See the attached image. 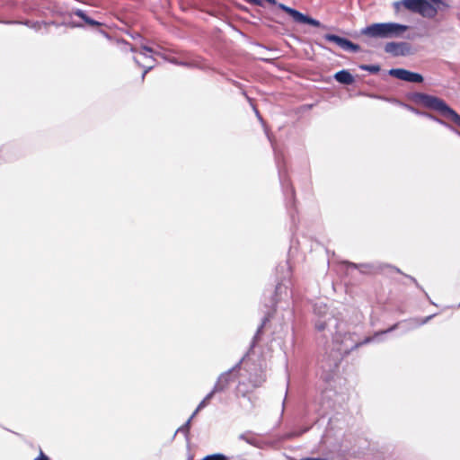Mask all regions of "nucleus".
<instances>
[{
  "label": "nucleus",
  "mask_w": 460,
  "mask_h": 460,
  "mask_svg": "<svg viewBox=\"0 0 460 460\" xmlns=\"http://www.w3.org/2000/svg\"><path fill=\"white\" fill-rule=\"evenodd\" d=\"M333 325L336 329L335 332L332 333V345L333 349L336 351L334 357V364L341 360L343 355L349 354L354 349H357L362 344H367L376 340L379 333H376L374 337L366 338L363 341L359 342L354 340V333L343 332L341 329V323L339 321L332 317L328 316L324 319L319 318L315 321V329L319 332L324 331L327 327Z\"/></svg>",
  "instance_id": "nucleus-1"
},
{
  "label": "nucleus",
  "mask_w": 460,
  "mask_h": 460,
  "mask_svg": "<svg viewBox=\"0 0 460 460\" xmlns=\"http://www.w3.org/2000/svg\"><path fill=\"white\" fill-rule=\"evenodd\" d=\"M393 6L396 13H400L402 7L426 18H434L438 13V7L428 0H401L394 2Z\"/></svg>",
  "instance_id": "nucleus-2"
},
{
  "label": "nucleus",
  "mask_w": 460,
  "mask_h": 460,
  "mask_svg": "<svg viewBox=\"0 0 460 460\" xmlns=\"http://www.w3.org/2000/svg\"><path fill=\"white\" fill-rule=\"evenodd\" d=\"M418 100L425 107L440 112L444 117L460 128V115L450 108L442 99L426 93H420Z\"/></svg>",
  "instance_id": "nucleus-3"
},
{
  "label": "nucleus",
  "mask_w": 460,
  "mask_h": 460,
  "mask_svg": "<svg viewBox=\"0 0 460 460\" xmlns=\"http://www.w3.org/2000/svg\"><path fill=\"white\" fill-rule=\"evenodd\" d=\"M389 75L400 79L402 81L409 82V83H422L423 76L415 72H411L403 68H393L389 70Z\"/></svg>",
  "instance_id": "nucleus-4"
},
{
  "label": "nucleus",
  "mask_w": 460,
  "mask_h": 460,
  "mask_svg": "<svg viewBox=\"0 0 460 460\" xmlns=\"http://www.w3.org/2000/svg\"><path fill=\"white\" fill-rule=\"evenodd\" d=\"M385 51L394 57L407 56L412 53L411 46L408 42H387Z\"/></svg>",
  "instance_id": "nucleus-5"
},
{
  "label": "nucleus",
  "mask_w": 460,
  "mask_h": 460,
  "mask_svg": "<svg viewBox=\"0 0 460 460\" xmlns=\"http://www.w3.org/2000/svg\"><path fill=\"white\" fill-rule=\"evenodd\" d=\"M361 34L373 39H387L384 22L373 23L363 28Z\"/></svg>",
  "instance_id": "nucleus-6"
},
{
  "label": "nucleus",
  "mask_w": 460,
  "mask_h": 460,
  "mask_svg": "<svg viewBox=\"0 0 460 460\" xmlns=\"http://www.w3.org/2000/svg\"><path fill=\"white\" fill-rule=\"evenodd\" d=\"M386 38H401L408 31L409 26L397 22H384Z\"/></svg>",
  "instance_id": "nucleus-7"
},
{
  "label": "nucleus",
  "mask_w": 460,
  "mask_h": 460,
  "mask_svg": "<svg viewBox=\"0 0 460 460\" xmlns=\"http://www.w3.org/2000/svg\"><path fill=\"white\" fill-rule=\"evenodd\" d=\"M142 49L144 52H141V54L144 56L145 59L146 60V64L141 65L137 57L134 58V60L138 66L145 67L144 73L142 74V79H144L146 75L154 67L153 57L151 55H148V54L154 53V50L151 48L146 47V46H143Z\"/></svg>",
  "instance_id": "nucleus-8"
},
{
  "label": "nucleus",
  "mask_w": 460,
  "mask_h": 460,
  "mask_svg": "<svg viewBox=\"0 0 460 460\" xmlns=\"http://www.w3.org/2000/svg\"><path fill=\"white\" fill-rule=\"evenodd\" d=\"M239 365H240V363L236 365L235 368L238 367ZM234 369V367L229 371L225 372L222 375H220V376L217 378V381L213 387V392H217V393L223 392L228 387L230 381H231V374Z\"/></svg>",
  "instance_id": "nucleus-9"
},
{
  "label": "nucleus",
  "mask_w": 460,
  "mask_h": 460,
  "mask_svg": "<svg viewBox=\"0 0 460 460\" xmlns=\"http://www.w3.org/2000/svg\"><path fill=\"white\" fill-rule=\"evenodd\" d=\"M268 138L270 141L271 146H272L273 150H274L275 158H276V162H277L278 168H279V179H280L281 185H282L283 189L288 188L289 187V183L285 179L284 171H283V169L280 166V155H279V151L277 150L274 142L272 141L271 137L269 135H268Z\"/></svg>",
  "instance_id": "nucleus-10"
},
{
  "label": "nucleus",
  "mask_w": 460,
  "mask_h": 460,
  "mask_svg": "<svg viewBox=\"0 0 460 460\" xmlns=\"http://www.w3.org/2000/svg\"><path fill=\"white\" fill-rule=\"evenodd\" d=\"M337 82L343 84H352L354 83L353 75L348 70H341L334 75Z\"/></svg>",
  "instance_id": "nucleus-11"
},
{
  "label": "nucleus",
  "mask_w": 460,
  "mask_h": 460,
  "mask_svg": "<svg viewBox=\"0 0 460 460\" xmlns=\"http://www.w3.org/2000/svg\"><path fill=\"white\" fill-rule=\"evenodd\" d=\"M296 22L298 23H305V24H310L312 26H314V27H320L321 26V22L315 19H313L307 15H305L304 13H298L296 21Z\"/></svg>",
  "instance_id": "nucleus-12"
},
{
  "label": "nucleus",
  "mask_w": 460,
  "mask_h": 460,
  "mask_svg": "<svg viewBox=\"0 0 460 460\" xmlns=\"http://www.w3.org/2000/svg\"><path fill=\"white\" fill-rule=\"evenodd\" d=\"M339 47L344 50L350 52H358L360 49L358 45L353 43L352 41L345 38H342L341 41L339 43Z\"/></svg>",
  "instance_id": "nucleus-13"
},
{
  "label": "nucleus",
  "mask_w": 460,
  "mask_h": 460,
  "mask_svg": "<svg viewBox=\"0 0 460 460\" xmlns=\"http://www.w3.org/2000/svg\"><path fill=\"white\" fill-rule=\"evenodd\" d=\"M279 8H280L281 10L285 11L287 13H288L294 21H296L299 12L291 8V7H288L283 4H278Z\"/></svg>",
  "instance_id": "nucleus-14"
},
{
  "label": "nucleus",
  "mask_w": 460,
  "mask_h": 460,
  "mask_svg": "<svg viewBox=\"0 0 460 460\" xmlns=\"http://www.w3.org/2000/svg\"><path fill=\"white\" fill-rule=\"evenodd\" d=\"M423 116L429 118V119L433 120V121H436L437 123L453 130V128L448 124L447 123L446 121L442 120L441 119H438L437 118L436 116L432 115V114H429V113H421Z\"/></svg>",
  "instance_id": "nucleus-15"
},
{
  "label": "nucleus",
  "mask_w": 460,
  "mask_h": 460,
  "mask_svg": "<svg viewBox=\"0 0 460 460\" xmlns=\"http://www.w3.org/2000/svg\"><path fill=\"white\" fill-rule=\"evenodd\" d=\"M75 14L80 18H82L85 22L91 24V25H98L99 22L93 21V19L86 16V14L82 10H76L75 12Z\"/></svg>",
  "instance_id": "nucleus-16"
},
{
  "label": "nucleus",
  "mask_w": 460,
  "mask_h": 460,
  "mask_svg": "<svg viewBox=\"0 0 460 460\" xmlns=\"http://www.w3.org/2000/svg\"><path fill=\"white\" fill-rule=\"evenodd\" d=\"M359 67L361 70L367 71L372 74H376L380 71V66L377 65H361Z\"/></svg>",
  "instance_id": "nucleus-17"
},
{
  "label": "nucleus",
  "mask_w": 460,
  "mask_h": 460,
  "mask_svg": "<svg viewBox=\"0 0 460 460\" xmlns=\"http://www.w3.org/2000/svg\"><path fill=\"white\" fill-rule=\"evenodd\" d=\"M217 392H213V389L211 390L210 393H208L206 397L199 402V404L198 405V410H202L203 408H205L208 402L210 401V399L213 397V395L216 394Z\"/></svg>",
  "instance_id": "nucleus-18"
},
{
  "label": "nucleus",
  "mask_w": 460,
  "mask_h": 460,
  "mask_svg": "<svg viewBox=\"0 0 460 460\" xmlns=\"http://www.w3.org/2000/svg\"><path fill=\"white\" fill-rule=\"evenodd\" d=\"M201 460H227V457L223 454L217 453V454L208 455Z\"/></svg>",
  "instance_id": "nucleus-19"
},
{
  "label": "nucleus",
  "mask_w": 460,
  "mask_h": 460,
  "mask_svg": "<svg viewBox=\"0 0 460 460\" xmlns=\"http://www.w3.org/2000/svg\"><path fill=\"white\" fill-rule=\"evenodd\" d=\"M191 418H189V420L181 426L176 432L183 433L185 435H188L190 427Z\"/></svg>",
  "instance_id": "nucleus-20"
},
{
  "label": "nucleus",
  "mask_w": 460,
  "mask_h": 460,
  "mask_svg": "<svg viewBox=\"0 0 460 460\" xmlns=\"http://www.w3.org/2000/svg\"><path fill=\"white\" fill-rule=\"evenodd\" d=\"M325 40L331 42H334L339 46V43L341 41L342 38L334 34H326L324 36Z\"/></svg>",
  "instance_id": "nucleus-21"
},
{
  "label": "nucleus",
  "mask_w": 460,
  "mask_h": 460,
  "mask_svg": "<svg viewBox=\"0 0 460 460\" xmlns=\"http://www.w3.org/2000/svg\"><path fill=\"white\" fill-rule=\"evenodd\" d=\"M269 321L268 317H264L263 320H262V323H261V325L259 326L257 332H256V334L254 335V341L257 340L258 336L260 335V333L261 332L265 323Z\"/></svg>",
  "instance_id": "nucleus-22"
},
{
  "label": "nucleus",
  "mask_w": 460,
  "mask_h": 460,
  "mask_svg": "<svg viewBox=\"0 0 460 460\" xmlns=\"http://www.w3.org/2000/svg\"><path fill=\"white\" fill-rule=\"evenodd\" d=\"M433 4L438 7V9L439 8V6H444V7H448V4L447 3H445L443 0H430Z\"/></svg>",
  "instance_id": "nucleus-23"
},
{
  "label": "nucleus",
  "mask_w": 460,
  "mask_h": 460,
  "mask_svg": "<svg viewBox=\"0 0 460 460\" xmlns=\"http://www.w3.org/2000/svg\"><path fill=\"white\" fill-rule=\"evenodd\" d=\"M34 460H49V459L42 451H40V456L38 457H36Z\"/></svg>",
  "instance_id": "nucleus-24"
},
{
  "label": "nucleus",
  "mask_w": 460,
  "mask_h": 460,
  "mask_svg": "<svg viewBox=\"0 0 460 460\" xmlns=\"http://www.w3.org/2000/svg\"><path fill=\"white\" fill-rule=\"evenodd\" d=\"M171 62L180 66H189L187 62H178L175 58L171 59Z\"/></svg>",
  "instance_id": "nucleus-25"
},
{
  "label": "nucleus",
  "mask_w": 460,
  "mask_h": 460,
  "mask_svg": "<svg viewBox=\"0 0 460 460\" xmlns=\"http://www.w3.org/2000/svg\"><path fill=\"white\" fill-rule=\"evenodd\" d=\"M240 438L245 440L246 442H248L250 444H253V441L251 438H247L246 435H244V434H242L240 436Z\"/></svg>",
  "instance_id": "nucleus-26"
},
{
  "label": "nucleus",
  "mask_w": 460,
  "mask_h": 460,
  "mask_svg": "<svg viewBox=\"0 0 460 460\" xmlns=\"http://www.w3.org/2000/svg\"><path fill=\"white\" fill-rule=\"evenodd\" d=\"M396 326H397V325L395 324V325H394L393 327L389 328L388 330H386V331H385V332H382L381 333H386V332H391V331L394 330V329L396 328Z\"/></svg>",
  "instance_id": "nucleus-27"
},
{
  "label": "nucleus",
  "mask_w": 460,
  "mask_h": 460,
  "mask_svg": "<svg viewBox=\"0 0 460 460\" xmlns=\"http://www.w3.org/2000/svg\"><path fill=\"white\" fill-rule=\"evenodd\" d=\"M265 1L268 2L270 4H272V5H276L277 4L276 0H265Z\"/></svg>",
  "instance_id": "nucleus-28"
},
{
  "label": "nucleus",
  "mask_w": 460,
  "mask_h": 460,
  "mask_svg": "<svg viewBox=\"0 0 460 460\" xmlns=\"http://www.w3.org/2000/svg\"><path fill=\"white\" fill-rule=\"evenodd\" d=\"M432 316H428L426 317L421 323H419L420 324H423V323H426Z\"/></svg>",
  "instance_id": "nucleus-29"
},
{
  "label": "nucleus",
  "mask_w": 460,
  "mask_h": 460,
  "mask_svg": "<svg viewBox=\"0 0 460 460\" xmlns=\"http://www.w3.org/2000/svg\"><path fill=\"white\" fill-rule=\"evenodd\" d=\"M200 410H198V408L195 410V411L191 414V416L190 418H191V420L195 417V415Z\"/></svg>",
  "instance_id": "nucleus-30"
},
{
  "label": "nucleus",
  "mask_w": 460,
  "mask_h": 460,
  "mask_svg": "<svg viewBox=\"0 0 460 460\" xmlns=\"http://www.w3.org/2000/svg\"><path fill=\"white\" fill-rule=\"evenodd\" d=\"M254 111H255V112H256L257 117H258L260 119H261V115H260V113H259V111H258L255 108H254Z\"/></svg>",
  "instance_id": "nucleus-31"
},
{
  "label": "nucleus",
  "mask_w": 460,
  "mask_h": 460,
  "mask_svg": "<svg viewBox=\"0 0 460 460\" xmlns=\"http://www.w3.org/2000/svg\"><path fill=\"white\" fill-rule=\"evenodd\" d=\"M410 279L419 287V285H418V283H417V281H416V279L414 278L410 277Z\"/></svg>",
  "instance_id": "nucleus-32"
},
{
  "label": "nucleus",
  "mask_w": 460,
  "mask_h": 460,
  "mask_svg": "<svg viewBox=\"0 0 460 460\" xmlns=\"http://www.w3.org/2000/svg\"><path fill=\"white\" fill-rule=\"evenodd\" d=\"M280 288H281V285H280V284H279V285L277 286V288H276V292H278Z\"/></svg>",
  "instance_id": "nucleus-33"
},
{
  "label": "nucleus",
  "mask_w": 460,
  "mask_h": 460,
  "mask_svg": "<svg viewBox=\"0 0 460 460\" xmlns=\"http://www.w3.org/2000/svg\"><path fill=\"white\" fill-rule=\"evenodd\" d=\"M290 194H291L292 197L294 196V190H293L292 187H290Z\"/></svg>",
  "instance_id": "nucleus-34"
},
{
  "label": "nucleus",
  "mask_w": 460,
  "mask_h": 460,
  "mask_svg": "<svg viewBox=\"0 0 460 460\" xmlns=\"http://www.w3.org/2000/svg\"><path fill=\"white\" fill-rule=\"evenodd\" d=\"M318 308H319L318 305H315V306H314V312H315V313H317V312H318V311H317V310H318Z\"/></svg>",
  "instance_id": "nucleus-35"
},
{
  "label": "nucleus",
  "mask_w": 460,
  "mask_h": 460,
  "mask_svg": "<svg viewBox=\"0 0 460 460\" xmlns=\"http://www.w3.org/2000/svg\"><path fill=\"white\" fill-rule=\"evenodd\" d=\"M349 265H350V266H352V267H354V268H356V267H357L355 263H349Z\"/></svg>",
  "instance_id": "nucleus-36"
}]
</instances>
